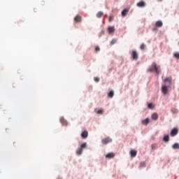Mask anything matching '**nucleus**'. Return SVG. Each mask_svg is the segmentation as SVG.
<instances>
[{
    "label": "nucleus",
    "instance_id": "25",
    "mask_svg": "<svg viewBox=\"0 0 179 179\" xmlns=\"http://www.w3.org/2000/svg\"><path fill=\"white\" fill-rule=\"evenodd\" d=\"M174 57L175 58H177L178 59H179V52L174 53Z\"/></svg>",
    "mask_w": 179,
    "mask_h": 179
},
{
    "label": "nucleus",
    "instance_id": "17",
    "mask_svg": "<svg viewBox=\"0 0 179 179\" xmlns=\"http://www.w3.org/2000/svg\"><path fill=\"white\" fill-rule=\"evenodd\" d=\"M108 97L113 99V97H114V91H110L108 94Z\"/></svg>",
    "mask_w": 179,
    "mask_h": 179
},
{
    "label": "nucleus",
    "instance_id": "16",
    "mask_svg": "<svg viewBox=\"0 0 179 179\" xmlns=\"http://www.w3.org/2000/svg\"><path fill=\"white\" fill-rule=\"evenodd\" d=\"M152 118L156 121V120H157V118H159V115H157V113H153L152 115Z\"/></svg>",
    "mask_w": 179,
    "mask_h": 179
},
{
    "label": "nucleus",
    "instance_id": "14",
    "mask_svg": "<svg viewBox=\"0 0 179 179\" xmlns=\"http://www.w3.org/2000/svg\"><path fill=\"white\" fill-rule=\"evenodd\" d=\"M108 33L111 34V33H114V31H115V28H114V27H109L108 28Z\"/></svg>",
    "mask_w": 179,
    "mask_h": 179
},
{
    "label": "nucleus",
    "instance_id": "21",
    "mask_svg": "<svg viewBox=\"0 0 179 179\" xmlns=\"http://www.w3.org/2000/svg\"><path fill=\"white\" fill-rule=\"evenodd\" d=\"M164 142H169L170 141V136L169 135L164 136Z\"/></svg>",
    "mask_w": 179,
    "mask_h": 179
},
{
    "label": "nucleus",
    "instance_id": "26",
    "mask_svg": "<svg viewBox=\"0 0 179 179\" xmlns=\"http://www.w3.org/2000/svg\"><path fill=\"white\" fill-rule=\"evenodd\" d=\"M117 43V40L116 39H113L110 42V44H115Z\"/></svg>",
    "mask_w": 179,
    "mask_h": 179
},
{
    "label": "nucleus",
    "instance_id": "3",
    "mask_svg": "<svg viewBox=\"0 0 179 179\" xmlns=\"http://www.w3.org/2000/svg\"><path fill=\"white\" fill-rule=\"evenodd\" d=\"M111 142H113V139H111L110 137H107L101 140L103 145H107V143H110Z\"/></svg>",
    "mask_w": 179,
    "mask_h": 179
},
{
    "label": "nucleus",
    "instance_id": "24",
    "mask_svg": "<svg viewBox=\"0 0 179 179\" xmlns=\"http://www.w3.org/2000/svg\"><path fill=\"white\" fill-rule=\"evenodd\" d=\"M146 166V163L145 162H143L140 164V167H145Z\"/></svg>",
    "mask_w": 179,
    "mask_h": 179
},
{
    "label": "nucleus",
    "instance_id": "18",
    "mask_svg": "<svg viewBox=\"0 0 179 179\" xmlns=\"http://www.w3.org/2000/svg\"><path fill=\"white\" fill-rule=\"evenodd\" d=\"M129 10L128 9H124L122 12V16H127V13H128Z\"/></svg>",
    "mask_w": 179,
    "mask_h": 179
},
{
    "label": "nucleus",
    "instance_id": "23",
    "mask_svg": "<svg viewBox=\"0 0 179 179\" xmlns=\"http://www.w3.org/2000/svg\"><path fill=\"white\" fill-rule=\"evenodd\" d=\"M101 16H103V12H102V11H99V12L96 14V17H101Z\"/></svg>",
    "mask_w": 179,
    "mask_h": 179
},
{
    "label": "nucleus",
    "instance_id": "2",
    "mask_svg": "<svg viewBox=\"0 0 179 179\" xmlns=\"http://www.w3.org/2000/svg\"><path fill=\"white\" fill-rule=\"evenodd\" d=\"M87 147V144L86 143L81 144L80 147L76 151V155L80 156V155H82V152H83V149H86Z\"/></svg>",
    "mask_w": 179,
    "mask_h": 179
},
{
    "label": "nucleus",
    "instance_id": "28",
    "mask_svg": "<svg viewBox=\"0 0 179 179\" xmlns=\"http://www.w3.org/2000/svg\"><path fill=\"white\" fill-rule=\"evenodd\" d=\"M141 50H145V44H141L140 46Z\"/></svg>",
    "mask_w": 179,
    "mask_h": 179
},
{
    "label": "nucleus",
    "instance_id": "12",
    "mask_svg": "<svg viewBox=\"0 0 179 179\" xmlns=\"http://www.w3.org/2000/svg\"><path fill=\"white\" fill-rule=\"evenodd\" d=\"M87 135H88L87 131H84L81 134V136L82 138H83V139H86V138H87Z\"/></svg>",
    "mask_w": 179,
    "mask_h": 179
},
{
    "label": "nucleus",
    "instance_id": "22",
    "mask_svg": "<svg viewBox=\"0 0 179 179\" xmlns=\"http://www.w3.org/2000/svg\"><path fill=\"white\" fill-rule=\"evenodd\" d=\"M173 149H179V143H176L173 146H172Z\"/></svg>",
    "mask_w": 179,
    "mask_h": 179
},
{
    "label": "nucleus",
    "instance_id": "29",
    "mask_svg": "<svg viewBox=\"0 0 179 179\" xmlns=\"http://www.w3.org/2000/svg\"><path fill=\"white\" fill-rule=\"evenodd\" d=\"M99 80H100V78H99V77H95L94 78V81L95 82H99Z\"/></svg>",
    "mask_w": 179,
    "mask_h": 179
},
{
    "label": "nucleus",
    "instance_id": "6",
    "mask_svg": "<svg viewBox=\"0 0 179 179\" xmlns=\"http://www.w3.org/2000/svg\"><path fill=\"white\" fill-rule=\"evenodd\" d=\"M131 57L133 58V59L136 60L138 58V52H136V50H133L131 52Z\"/></svg>",
    "mask_w": 179,
    "mask_h": 179
},
{
    "label": "nucleus",
    "instance_id": "9",
    "mask_svg": "<svg viewBox=\"0 0 179 179\" xmlns=\"http://www.w3.org/2000/svg\"><path fill=\"white\" fill-rule=\"evenodd\" d=\"M74 20L76 23H80V22H82V17L80 15H77L75 17Z\"/></svg>",
    "mask_w": 179,
    "mask_h": 179
},
{
    "label": "nucleus",
    "instance_id": "32",
    "mask_svg": "<svg viewBox=\"0 0 179 179\" xmlns=\"http://www.w3.org/2000/svg\"><path fill=\"white\" fill-rule=\"evenodd\" d=\"M159 1H162V0H159Z\"/></svg>",
    "mask_w": 179,
    "mask_h": 179
},
{
    "label": "nucleus",
    "instance_id": "7",
    "mask_svg": "<svg viewBox=\"0 0 179 179\" xmlns=\"http://www.w3.org/2000/svg\"><path fill=\"white\" fill-rule=\"evenodd\" d=\"M178 134V129L173 128L171 131V136H176Z\"/></svg>",
    "mask_w": 179,
    "mask_h": 179
},
{
    "label": "nucleus",
    "instance_id": "11",
    "mask_svg": "<svg viewBox=\"0 0 179 179\" xmlns=\"http://www.w3.org/2000/svg\"><path fill=\"white\" fill-rule=\"evenodd\" d=\"M163 26V22L158 20L155 23V27H162Z\"/></svg>",
    "mask_w": 179,
    "mask_h": 179
},
{
    "label": "nucleus",
    "instance_id": "19",
    "mask_svg": "<svg viewBox=\"0 0 179 179\" xmlns=\"http://www.w3.org/2000/svg\"><path fill=\"white\" fill-rule=\"evenodd\" d=\"M96 114H103V113H104V109L100 108V109L96 110Z\"/></svg>",
    "mask_w": 179,
    "mask_h": 179
},
{
    "label": "nucleus",
    "instance_id": "31",
    "mask_svg": "<svg viewBox=\"0 0 179 179\" xmlns=\"http://www.w3.org/2000/svg\"><path fill=\"white\" fill-rule=\"evenodd\" d=\"M109 22H113V16L112 15H110L109 17Z\"/></svg>",
    "mask_w": 179,
    "mask_h": 179
},
{
    "label": "nucleus",
    "instance_id": "4",
    "mask_svg": "<svg viewBox=\"0 0 179 179\" xmlns=\"http://www.w3.org/2000/svg\"><path fill=\"white\" fill-rule=\"evenodd\" d=\"M172 80H173V78L171 77H167L164 80V82L165 85H167V83H169V87H170V86H171Z\"/></svg>",
    "mask_w": 179,
    "mask_h": 179
},
{
    "label": "nucleus",
    "instance_id": "30",
    "mask_svg": "<svg viewBox=\"0 0 179 179\" xmlns=\"http://www.w3.org/2000/svg\"><path fill=\"white\" fill-rule=\"evenodd\" d=\"M148 106V108H153V104L152 103H149Z\"/></svg>",
    "mask_w": 179,
    "mask_h": 179
},
{
    "label": "nucleus",
    "instance_id": "10",
    "mask_svg": "<svg viewBox=\"0 0 179 179\" xmlns=\"http://www.w3.org/2000/svg\"><path fill=\"white\" fill-rule=\"evenodd\" d=\"M60 122H61V124H62V125H64L65 127H66V125H68V122L64 117L60 118Z\"/></svg>",
    "mask_w": 179,
    "mask_h": 179
},
{
    "label": "nucleus",
    "instance_id": "8",
    "mask_svg": "<svg viewBox=\"0 0 179 179\" xmlns=\"http://www.w3.org/2000/svg\"><path fill=\"white\" fill-rule=\"evenodd\" d=\"M114 157H115V154H114V152H110L106 155V159H114Z\"/></svg>",
    "mask_w": 179,
    "mask_h": 179
},
{
    "label": "nucleus",
    "instance_id": "13",
    "mask_svg": "<svg viewBox=\"0 0 179 179\" xmlns=\"http://www.w3.org/2000/svg\"><path fill=\"white\" fill-rule=\"evenodd\" d=\"M136 153H137V152L135 150H131L130 151V155H131V157H136Z\"/></svg>",
    "mask_w": 179,
    "mask_h": 179
},
{
    "label": "nucleus",
    "instance_id": "5",
    "mask_svg": "<svg viewBox=\"0 0 179 179\" xmlns=\"http://www.w3.org/2000/svg\"><path fill=\"white\" fill-rule=\"evenodd\" d=\"M162 92L163 94H167V93H169V86L163 85L162 87Z\"/></svg>",
    "mask_w": 179,
    "mask_h": 179
},
{
    "label": "nucleus",
    "instance_id": "20",
    "mask_svg": "<svg viewBox=\"0 0 179 179\" xmlns=\"http://www.w3.org/2000/svg\"><path fill=\"white\" fill-rule=\"evenodd\" d=\"M142 124L144 125H148V124H149V118H146L145 120H143Z\"/></svg>",
    "mask_w": 179,
    "mask_h": 179
},
{
    "label": "nucleus",
    "instance_id": "15",
    "mask_svg": "<svg viewBox=\"0 0 179 179\" xmlns=\"http://www.w3.org/2000/svg\"><path fill=\"white\" fill-rule=\"evenodd\" d=\"M145 5V3H144V1H140L137 3V6H138V8H143Z\"/></svg>",
    "mask_w": 179,
    "mask_h": 179
},
{
    "label": "nucleus",
    "instance_id": "27",
    "mask_svg": "<svg viewBox=\"0 0 179 179\" xmlns=\"http://www.w3.org/2000/svg\"><path fill=\"white\" fill-rule=\"evenodd\" d=\"M95 51H96V52H99V51H100V47L96 46V47L95 48Z\"/></svg>",
    "mask_w": 179,
    "mask_h": 179
},
{
    "label": "nucleus",
    "instance_id": "1",
    "mask_svg": "<svg viewBox=\"0 0 179 179\" xmlns=\"http://www.w3.org/2000/svg\"><path fill=\"white\" fill-rule=\"evenodd\" d=\"M148 72H155L157 75L160 73V66H157L155 62L152 64L151 66L148 70Z\"/></svg>",
    "mask_w": 179,
    "mask_h": 179
}]
</instances>
